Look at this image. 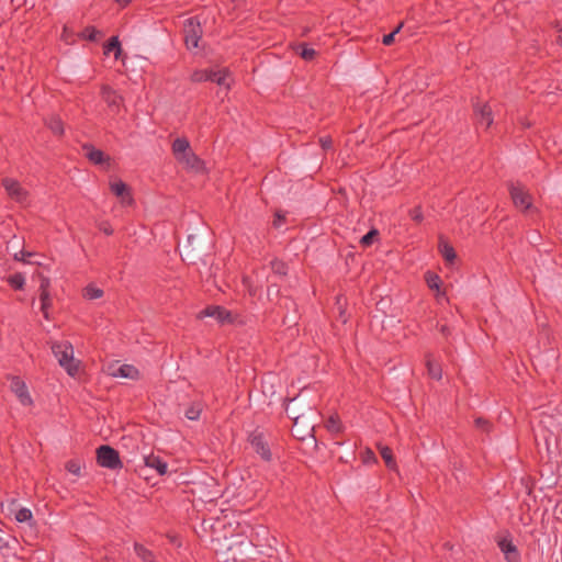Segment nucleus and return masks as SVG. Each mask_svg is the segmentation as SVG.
<instances>
[{"instance_id":"1","label":"nucleus","mask_w":562,"mask_h":562,"mask_svg":"<svg viewBox=\"0 0 562 562\" xmlns=\"http://www.w3.org/2000/svg\"><path fill=\"white\" fill-rule=\"evenodd\" d=\"M182 260L189 265H207V257L211 256L212 245L203 232L190 234L187 240L179 246Z\"/></svg>"},{"instance_id":"2","label":"nucleus","mask_w":562,"mask_h":562,"mask_svg":"<svg viewBox=\"0 0 562 562\" xmlns=\"http://www.w3.org/2000/svg\"><path fill=\"white\" fill-rule=\"evenodd\" d=\"M171 151L175 159L184 167V169L203 173L205 171L204 161L192 150L187 137H178L171 144Z\"/></svg>"},{"instance_id":"3","label":"nucleus","mask_w":562,"mask_h":562,"mask_svg":"<svg viewBox=\"0 0 562 562\" xmlns=\"http://www.w3.org/2000/svg\"><path fill=\"white\" fill-rule=\"evenodd\" d=\"M50 349L59 366L68 375L75 378L79 373L80 361L74 356L72 345L69 341H53Z\"/></svg>"},{"instance_id":"4","label":"nucleus","mask_w":562,"mask_h":562,"mask_svg":"<svg viewBox=\"0 0 562 562\" xmlns=\"http://www.w3.org/2000/svg\"><path fill=\"white\" fill-rule=\"evenodd\" d=\"M202 26L198 18H189L183 23V38L188 49L199 47V42L202 38Z\"/></svg>"},{"instance_id":"5","label":"nucleus","mask_w":562,"mask_h":562,"mask_svg":"<svg viewBox=\"0 0 562 562\" xmlns=\"http://www.w3.org/2000/svg\"><path fill=\"white\" fill-rule=\"evenodd\" d=\"M509 194L514 205L522 212L532 207V196L520 183L509 184Z\"/></svg>"},{"instance_id":"6","label":"nucleus","mask_w":562,"mask_h":562,"mask_svg":"<svg viewBox=\"0 0 562 562\" xmlns=\"http://www.w3.org/2000/svg\"><path fill=\"white\" fill-rule=\"evenodd\" d=\"M97 461L102 468L111 470L121 468L122 465L117 451L110 446H101L98 448Z\"/></svg>"},{"instance_id":"7","label":"nucleus","mask_w":562,"mask_h":562,"mask_svg":"<svg viewBox=\"0 0 562 562\" xmlns=\"http://www.w3.org/2000/svg\"><path fill=\"white\" fill-rule=\"evenodd\" d=\"M105 372L113 378H123L130 380H138L140 376L139 370L132 364H120L112 362L106 366Z\"/></svg>"},{"instance_id":"8","label":"nucleus","mask_w":562,"mask_h":562,"mask_svg":"<svg viewBox=\"0 0 562 562\" xmlns=\"http://www.w3.org/2000/svg\"><path fill=\"white\" fill-rule=\"evenodd\" d=\"M10 390L22 406L30 407L33 405V398L29 392V387L21 378L12 376L10 379Z\"/></svg>"},{"instance_id":"9","label":"nucleus","mask_w":562,"mask_h":562,"mask_svg":"<svg viewBox=\"0 0 562 562\" xmlns=\"http://www.w3.org/2000/svg\"><path fill=\"white\" fill-rule=\"evenodd\" d=\"M473 114L477 125L488 128L493 124V112L488 103L473 102Z\"/></svg>"},{"instance_id":"10","label":"nucleus","mask_w":562,"mask_h":562,"mask_svg":"<svg viewBox=\"0 0 562 562\" xmlns=\"http://www.w3.org/2000/svg\"><path fill=\"white\" fill-rule=\"evenodd\" d=\"M3 188L5 189L8 195L21 203V202H24L26 201L27 199V191L22 188V186L20 184V182L15 179H12V178H3L2 181H1Z\"/></svg>"},{"instance_id":"11","label":"nucleus","mask_w":562,"mask_h":562,"mask_svg":"<svg viewBox=\"0 0 562 562\" xmlns=\"http://www.w3.org/2000/svg\"><path fill=\"white\" fill-rule=\"evenodd\" d=\"M110 190L121 199V204L131 206L134 204L131 188L122 180L110 182Z\"/></svg>"},{"instance_id":"12","label":"nucleus","mask_w":562,"mask_h":562,"mask_svg":"<svg viewBox=\"0 0 562 562\" xmlns=\"http://www.w3.org/2000/svg\"><path fill=\"white\" fill-rule=\"evenodd\" d=\"M250 443L262 460L270 461L272 459L270 446L261 434H252L250 436Z\"/></svg>"},{"instance_id":"13","label":"nucleus","mask_w":562,"mask_h":562,"mask_svg":"<svg viewBox=\"0 0 562 562\" xmlns=\"http://www.w3.org/2000/svg\"><path fill=\"white\" fill-rule=\"evenodd\" d=\"M86 157L94 165L106 164L110 165L111 157L105 155L101 149L95 148L91 144H85L82 146Z\"/></svg>"},{"instance_id":"14","label":"nucleus","mask_w":562,"mask_h":562,"mask_svg":"<svg viewBox=\"0 0 562 562\" xmlns=\"http://www.w3.org/2000/svg\"><path fill=\"white\" fill-rule=\"evenodd\" d=\"M498 547L501 551L504 553L507 562H518L519 561V552L517 547L513 543V540L509 537H503L498 540Z\"/></svg>"},{"instance_id":"15","label":"nucleus","mask_w":562,"mask_h":562,"mask_svg":"<svg viewBox=\"0 0 562 562\" xmlns=\"http://www.w3.org/2000/svg\"><path fill=\"white\" fill-rule=\"evenodd\" d=\"M144 464L146 468L155 470L159 475H165L168 472L167 462L153 453L144 457Z\"/></svg>"},{"instance_id":"16","label":"nucleus","mask_w":562,"mask_h":562,"mask_svg":"<svg viewBox=\"0 0 562 562\" xmlns=\"http://www.w3.org/2000/svg\"><path fill=\"white\" fill-rule=\"evenodd\" d=\"M14 519L19 524H26L29 527L35 526V520L30 508L19 507L13 512Z\"/></svg>"},{"instance_id":"17","label":"nucleus","mask_w":562,"mask_h":562,"mask_svg":"<svg viewBox=\"0 0 562 562\" xmlns=\"http://www.w3.org/2000/svg\"><path fill=\"white\" fill-rule=\"evenodd\" d=\"M47 128L52 131V133L56 136H63L64 135V122L61 121L59 115L52 114L44 121Z\"/></svg>"},{"instance_id":"18","label":"nucleus","mask_w":562,"mask_h":562,"mask_svg":"<svg viewBox=\"0 0 562 562\" xmlns=\"http://www.w3.org/2000/svg\"><path fill=\"white\" fill-rule=\"evenodd\" d=\"M48 284H49V281L48 279H43L42 282H41V311L43 313V316H48V310H49V306H50V297H49V294H48V291H47V288H48Z\"/></svg>"},{"instance_id":"19","label":"nucleus","mask_w":562,"mask_h":562,"mask_svg":"<svg viewBox=\"0 0 562 562\" xmlns=\"http://www.w3.org/2000/svg\"><path fill=\"white\" fill-rule=\"evenodd\" d=\"M102 99L105 101V103L109 106H119L120 102L122 101L121 95L116 93L115 90H113L109 86H103L101 89Z\"/></svg>"},{"instance_id":"20","label":"nucleus","mask_w":562,"mask_h":562,"mask_svg":"<svg viewBox=\"0 0 562 562\" xmlns=\"http://www.w3.org/2000/svg\"><path fill=\"white\" fill-rule=\"evenodd\" d=\"M196 316H232L231 311L220 305H207Z\"/></svg>"},{"instance_id":"21","label":"nucleus","mask_w":562,"mask_h":562,"mask_svg":"<svg viewBox=\"0 0 562 562\" xmlns=\"http://www.w3.org/2000/svg\"><path fill=\"white\" fill-rule=\"evenodd\" d=\"M439 251H440L441 256L443 257V259L449 263H452L457 258V252H456L454 248L452 247V245H450L448 241L443 240L442 238H440V241H439Z\"/></svg>"},{"instance_id":"22","label":"nucleus","mask_w":562,"mask_h":562,"mask_svg":"<svg viewBox=\"0 0 562 562\" xmlns=\"http://www.w3.org/2000/svg\"><path fill=\"white\" fill-rule=\"evenodd\" d=\"M114 52L115 59H119L122 47L117 36H112L104 45V54L108 55Z\"/></svg>"},{"instance_id":"23","label":"nucleus","mask_w":562,"mask_h":562,"mask_svg":"<svg viewBox=\"0 0 562 562\" xmlns=\"http://www.w3.org/2000/svg\"><path fill=\"white\" fill-rule=\"evenodd\" d=\"M103 290L97 286L94 283H89L82 289V296L87 300H95L103 296Z\"/></svg>"},{"instance_id":"24","label":"nucleus","mask_w":562,"mask_h":562,"mask_svg":"<svg viewBox=\"0 0 562 562\" xmlns=\"http://www.w3.org/2000/svg\"><path fill=\"white\" fill-rule=\"evenodd\" d=\"M227 75H228V71L226 69H221V70H216V71L210 70V72H209L210 78L207 81L215 82L218 86H224Z\"/></svg>"},{"instance_id":"25","label":"nucleus","mask_w":562,"mask_h":562,"mask_svg":"<svg viewBox=\"0 0 562 562\" xmlns=\"http://www.w3.org/2000/svg\"><path fill=\"white\" fill-rule=\"evenodd\" d=\"M100 35V31H98L94 26L89 25L83 29V31L79 34V37L89 42H95Z\"/></svg>"},{"instance_id":"26","label":"nucleus","mask_w":562,"mask_h":562,"mask_svg":"<svg viewBox=\"0 0 562 562\" xmlns=\"http://www.w3.org/2000/svg\"><path fill=\"white\" fill-rule=\"evenodd\" d=\"M271 270L274 274L285 277L288 274V265L280 260V259H273L270 262Z\"/></svg>"},{"instance_id":"27","label":"nucleus","mask_w":562,"mask_h":562,"mask_svg":"<svg viewBox=\"0 0 562 562\" xmlns=\"http://www.w3.org/2000/svg\"><path fill=\"white\" fill-rule=\"evenodd\" d=\"M8 283L14 290H22L25 284V278L22 273L16 272L8 277Z\"/></svg>"},{"instance_id":"28","label":"nucleus","mask_w":562,"mask_h":562,"mask_svg":"<svg viewBox=\"0 0 562 562\" xmlns=\"http://www.w3.org/2000/svg\"><path fill=\"white\" fill-rule=\"evenodd\" d=\"M297 48L300 49L297 54L306 61L313 60L316 56V50L305 43L300 44Z\"/></svg>"},{"instance_id":"29","label":"nucleus","mask_w":562,"mask_h":562,"mask_svg":"<svg viewBox=\"0 0 562 562\" xmlns=\"http://www.w3.org/2000/svg\"><path fill=\"white\" fill-rule=\"evenodd\" d=\"M379 236V231L376 228H371L366 235H363L360 239V245L362 247H369L371 246L374 240Z\"/></svg>"},{"instance_id":"30","label":"nucleus","mask_w":562,"mask_h":562,"mask_svg":"<svg viewBox=\"0 0 562 562\" xmlns=\"http://www.w3.org/2000/svg\"><path fill=\"white\" fill-rule=\"evenodd\" d=\"M427 369H428V374L430 375V378L435 379V380H439L441 379V369H440V366L437 364L432 359L428 358L427 359Z\"/></svg>"},{"instance_id":"31","label":"nucleus","mask_w":562,"mask_h":562,"mask_svg":"<svg viewBox=\"0 0 562 562\" xmlns=\"http://www.w3.org/2000/svg\"><path fill=\"white\" fill-rule=\"evenodd\" d=\"M326 428L333 434L341 431V423L339 417L334 415L330 416L326 422Z\"/></svg>"},{"instance_id":"32","label":"nucleus","mask_w":562,"mask_h":562,"mask_svg":"<svg viewBox=\"0 0 562 562\" xmlns=\"http://www.w3.org/2000/svg\"><path fill=\"white\" fill-rule=\"evenodd\" d=\"M81 468H82V464L79 460H69L66 463V470L75 476L81 475Z\"/></svg>"},{"instance_id":"33","label":"nucleus","mask_w":562,"mask_h":562,"mask_svg":"<svg viewBox=\"0 0 562 562\" xmlns=\"http://www.w3.org/2000/svg\"><path fill=\"white\" fill-rule=\"evenodd\" d=\"M136 554L145 562L153 561V553L142 544H135Z\"/></svg>"},{"instance_id":"34","label":"nucleus","mask_w":562,"mask_h":562,"mask_svg":"<svg viewBox=\"0 0 562 562\" xmlns=\"http://www.w3.org/2000/svg\"><path fill=\"white\" fill-rule=\"evenodd\" d=\"M380 453H381L383 460L385 461L386 465L389 468L393 469L395 467V462L393 460L392 450L389 447H382L380 449Z\"/></svg>"},{"instance_id":"35","label":"nucleus","mask_w":562,"mask_h":562,"mask_svg":"<svg viewBox=\"0 0 562 562\" xmlns=\"http://www.w3.org/2000/svg\"><path fill=\"white\" fill-rule=\"evenodd\" d=\"M426 281H427V284L430 289H439V285L441 284V279L439 276L435 274V273H431V272H427L426 273Z\"/></svg>"},{"instance_id":"36","label":"nucleus","mask_w":562,"mask_h":562,"mask_svg":"<svg viewBox=\"0 0 562 562\" xmlns=\"http://www.w3.org/2000/svg\"><path fill=\"white\" fill-rule=\"evenodd\" d=\"M402 27H403V23H400L391 33L385 34L382 38V43L385 46L392 45L394 43L395 35L401 31Z\"/></svg>"},{"instance_id":"37","label":"nucleus","mask_w":562,"mask_h":562,"mask_svg":"<svg viewBox=\"0 0 562 562\" xmlns=\"http://www.w3.org/2000/svg\"><path fill=\"white\" fill-rule=\"evenodd\" d=\"M209 72L210 70H195L191 75V81L193 82H203L209 80Z\"/></svg>"},{"instance_id":"38","label":"nucleus","mask_w":562,"mask_h":562,"mask_svg":"<svg viewBox=\"0 0 562 562\" xmlns=\"http://www.w3.org/2000/svg\"><path fill=\"white\" fill-rule=\"evenodd\" d=\"M409 216L416 223H422L424 220L422 206L417 205V206L413 207L412 210H409Z\"/></svg>"},{"instance_id":"39","label":"nucleus","mask_w":562,"mask_h":562,"mask_svg":"<svg viewBox=\"0 0 562 562\" xmlns=\"http://www.w3.org/2000/svg\"><path fill=\"white\" fill-rule=\"evenodd\" d=\"M201 408L199 406H192L186 411V417L190 420H196L200 417Z\"/></svg>"},{"instance_id":"40","label":"nucleus","mask_w":562,"mask_h":562,"mask_svg":"<svg viewBox=\"0 0 562 562\" xmlns=\"http://www.w3.org/2000/svg\"><path fill=\"white\" fill-rule=\"evenodd\" d=\"M34 256L33 252H30V251H26V250H21L20 254H15L14 255V259L18 260V261H24V262H30L29 258Z\"/></svg>"},{"instance_id":"41","label":"nucleus","mask_w":562,"mask_h":562,"mask_svg":"<svg viewBox=\"0 0 562 562\" xmlns=\"http://www.w3.org/2000/svg\"><path fill=\"white\" fill-rule=\"evenodd\" d=\"M99 229L103 232L105 235L111 236L113 234V228L108 221H103L99 224Z\"/></svg>"},{"instance_id":"42","label":"nucleus","mask_w":562,"mask_h":562,"mask_svg":"<svg viewBox=\"0 0 562 562\" xmlns=\"http://www.w3.org/2000/svg\"><path fill=\"white\" fill-rule=\"evenodd\" d=\"M319 143L323 149H329L333 146V140L330 137H322Z\"/></svg>"},{"instance_id":"43","label":"nucleus","mask_w":562,"mask_h":562,"mask_svg":"<svg viewBox=\"0 0 562 562\" xmlns=\"http://www.w3.org/2000/svg\"><path fill=\"white\" fill-rule=\"evenodd\" d=\"M475 423H476V426H477V427H480V428H482V429H486L487 424H488V423H487L486 420H484L483 418H477V419L475 420Z\"/></svg>"},{"instance_id":"44","label":"nucleus","mask_w":562,"mask_h":562,"mask_svg":"<svg viewBox=\"0 0 562 562\" xmlns=\"http://www.w3.org/2000/svg\"><path fill=\"white\" fill-rule=\"evenodd\" d=\"M294 427H297L300 424H304L305 416H295L294 418Z\"/></svg>"},{"instance_id":"45","label":"nucleus","mask_w":562,"mask_h":562,"mask_svg":"<svg viewBox=\"0 0 562 562\" xmlns=\"http://www.w3.org/2000/svg\"><path fill=\"white\" fill-rule=\"evenodd\" d=\"M284 216L280 215L279 213L276 214V218L273 221V225L278 227L282 221H284Z\"/></svg>"},{"instance_id":"46","label":"nucleus","mask_w":562,"mask_h":562,"mask_svg":"<svg viewBox=\"0 0 562 562\" xmlns=\"http://www.w3.org/2000/svg\"><path fill=\"white\" fill-rule=\"evenodd\" d=\"M558 27V31L560 32V34L558 35L555 42L558 45L562 46V29L559 26V24L557 25Z\"/></svg>"},{"instance_id":"47","label":"nucleus","mask_w":562,"mask_h":562,"mask_svg":"<svg viewBox=\"0 0 562 562\" xmlns=\"http://www.w3.org/2000/svg\"><path fill=\"white\" fill-rule=\"evenodd\" d=\"M121 8L126 7L128 3H131L133 0H114Z\"/></svg>"},{"instance_id":"48","label":"nucleus","mask_w":562,"mask_h":562,"mask_svg":"<svg viewBox=\"0 0 562 562\" xmlns=\"http://www.w3.org/2000/svg\"><path fill=\"white\" fill-rule=\"evenodd\" d=\"M367 459H374V454L372 451H368Z\"/></svg>"},{"instance_id":"49","label":"nucleus","mask_w":562,"mask_h":562,"mask_svg":"<svg viewBox=\"0 0 562 562\" xmlns=\"http://www.w3.org/2000/svg\"><path fill=\"white\" fill-rule=\"evenodd\" d=\"M248 290H249V294H250V295H255V294H256V292L254 291V288H250V286H249V288H248Z\"/></svg>"},{"instance_id":"50","label":"nucleus","mask_w":562,"mask_h":562,"mask_svg":"<svg viewBox=\"0 0 562 562\" xmlns=\"http://www.w3.org/2000/svg\"><path fill=\"white\" fill-rule=\"evenodd\" d=\"M4 543H5V541H4L3 537L0 536V547H2Z\"/></svg>"},{"instance_id":"51","label":"nucleus","mask_w":562,"mask_h":562,"mask_svg":"<svg viewBox=\"0 0 562 562\" xmlns=\"http://www.w3.org/2000/svg\"><path fill=\"white\" fill-rule=\"evenodd\" d=\"M307 428H308V430H312L314 428V425L313 424H308Z\"/></svg>"},{"instance_id":"52","label":"nucleus","mask_w":562,"mask_h":562,"mask_svg":"<svg viewBox=\"0 0 562 562\" xmlns=\"http://www.w3.org/2000/svg\"><path fill=\"white\" fill-rule=\"evenodd\" d=\"M244 283L247 284L248 283V278H244Z\"/></svg>"}]
</instances>
